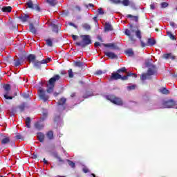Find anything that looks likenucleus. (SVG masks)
Instances as JSON below:
<instances>
[{"label":"nucleus","instance_id":"nucleus-55","mask_svg":"<svg viewBox=\"0 0 177 177\" xmlns=\"http://www.w3.org/2000/svg\"><path fill=\"white\" fill-rule=\"evenodd\" d=\"M95 74H96L97 75H102V71H97L95 73Z\"/></svg>","mask_w":177,"mask_h":177},{"label":"nucleus","instance_id":"nucleus-52","mask_svg":"<svg viewBox=\"0 0 177 177\" xmlns=\"http://www.w3.org/2000/svg\"><path fill=\"white\" fill-rule=\"evenodd\" d=\"M16 138H17V139H23V137L20 134H17Z\"/></svg>","mask_w":177,"mask_h":177},{"label":"nucleus","instance_id":"nucleus-37","mask_svg":"<svg viewBox=\"0 0 177 177\" xmlns=\"http://www.w3.org/2000/svg\"><path fill=\"white\" fill-rule=\"evenodd\" d=\"M82 62H75V66H76V67H82Z\"/></svg>","mask_w":177,"mask_h":177},{"label":"nucleus","instance_id":"nucleus-20","mask_svg":"<svg viewBox=\"0 0 177 177\" xmlns=\"http://www.w3.org/2000/svg\"><path fill=\"white\" fill-rule=\"evenodd\" d=\"M29 28L30 32H32V34H35L37 32V29L35 28V27H34V25L32 24H30Z\"/></svg>","mask_w":177,"mask_h":177},{"label":"nucleus","instance_id":"nucleus-61","mask_svg":"<svg viewBox=\"0 0 177 177\" xmlns=\"http://www.w3.org/2000/svg\"><path fill=\"white\" fill-rule=\"evenodd\" d=\"M46 115H48V113H43V116H44V117H46Z\"/></svg>","mask_w":177,"mask_h":177},{"label":"nucleus","instance_id":"nucleus-45","mask_svg":"<svg viewBox=\"0 0 177 177\" xmlns=\"http://www.w3.org/2000/svg\"><path fill=\"white\" fill-rule=\"evenodd\" d=\"M127 17H132L136 21H138V17L133 16L132 15H128Z\"/></svg>","mask_w":177,"mask_h":177},{"label":"nucleus","instance_id":"nucleus-14","mask_svg":"<svg viewBox=\"0 0 177 177\" xmlns=\"http://www.w3.org/2000/svg\"><path fill=\"white\" fill-rule=\"evenodd\" d=\"M48 5L50 6H55L57 4V1L56 0H45Z\"/></svg>","mask_w":177,"mask_h":177},{"label":"nucleus","instance_id":"nucleus-33","mask_svg":"<svg viewBox=\"0 0 177 177\" xmlns=\"http://www.w3.org/2000/svg\"><path fill=\"white\" fill-rule=\"evenodd\" d=\"M67 161H68V165H70L71 168H74V167H75V163H74L73 161L68 160Z\"/></svg>","mask_w":177,"mask_h":177},{"label":"nucleus","instance_id":"nucleus-41","mask_svg":"<svg viewBox=\"0 0 177 177\" xmlns=\"http://www.w3.org/2000/svg\"><path fill=\"white\" fill-rule=\"evenodd\" d=\"M4 97H5V99H7V100H12V99H13V97L8 95V93H6L4 95Z\"/></svg>","mask_w":177,"mask_h":177},{"label":"nucleus","instance_id":"nucleus-11","mask_svg":"<svg viewBox=\"0 0 177 177\" xmlns=\"http://www.w3.org/2000/svg\"><path fill=\"white\" fill-rule=\"evenodd\" d=\"M106 56H108V57H110L111 59H117V55H115L113 52H106L105 53Z\"/></svg>","mask_w":177,"mask_h":177},{"label":"nucleus","instance_id":"nucleus-34","mask_svg":"<svg viewBox=\"0 0 177 177\" xmlns=\"http://www.w3.org/2000/svg\"><path fill=\"white\" fill-rule=\"evenodd\" d=\"M122 3L124 6H128L129 5V0H123Z\"/></svg>","mask_w":177,"mask_h":177},{"label":"nucleus","instance_id":"nucleus-22","mask_svg":"<svg viewBox=\"0 0 177 177\" xmlns=\"http://www.w3.org/2000/svg\"><path fill=\"white\" fill-rule=\"evenodd\" d=\"M164 57L165 59H171V60H175V57L171 54H165Z\"/></svg>","mask_w":177,"mask_h":177},{"label":"nucleus","instance_id":"nucleus-62","mask_svg":"<svg viewBox=\"0 0 177 177\" xmlns=\"http://www.w3.org/2000/svg\"><path fill=\"white\" fill-rule=\"evenodd\" d=\"M98 39H99V41H101L102 42H103V41L102 40V37H98Z\"/></svg>","mask_w":177,"mask_h":177},{"label":"nucleus","instance_id":"nucleus-39","mask_svg":"<svg viewBox=\"0 0 177 177\" xmlns=\"http://www.w3.org/2000/svg\"><path fill=\"white\" fill-rule=\"evenodd\" d=\"M98 15H104V11H103V8H100L97 10Z\"/></svg>","mask_w":177,"mask_h":177},{"label":"nucleus","instance_id":"nucleus-4","mask_svg":"<svg viewBox=\"0 0 177 177\" xmlns=\"http://www.w3.org/2000/svg\"><path fill=\"white\" fill-rule=\"evenodd\" d=\"M154 74H156V66L151 65L147 71V73H144L142 75L141 80L142 81L149 80V78H150V75H154Z\"/></svg>","mask_w":177,"mask_h":177},{"label":"nucleus","instance_id":"nucleus-58","mask_svg":"<svg viewBox=\"0 0 177 177\" xmlns=\"http://www.w3.org/2000/svg\"><path fill=\"white\" fill-rule=\"evenodd\" d=\"M69 25H71L72 27H75V28H77V26H75V24L73 23H69Z\"/></svg>","mask_w":177,"mask_h":177},{"label":"nucleus","instance_id":"nucleus-42","mask_svg":"<svg viewBox=\"0 0 177 177\" xmlns=\"http://www.w3.org/2000/svg\"><path fill=\"white\" fill-rule=\"evenodd\" d=\"M167 7H168V3H167V2H162V3H161V8H167Z\"/></svg>","mask_w":177,"mask_h":177},{"label":"nucleus","instance_id":"nucleus-50","mask_svg":"<svg viewBox=\"0 0 177 177\" xmlns=\"http://www.w3.org/2000/svg\"><path fill=\"white\" fill-rule=\"evenodd\" d=\"M140 42H141V46H142V48H145V46H149L148 45H147V44H145V42H143V41H140Z\"/></svg>","mask_w":177,"mask_h":177},{"label":"nucleus","instance_id":"nucleus-38","mask_svg":"<svg viewBox=\"0 0 177 177\" xmlns=\"http://www.w3.org/2000/svg\"><path fill=\"white\" fill-rule=\"evenodd\" d=\"M134 77V78H136V77H138V75L133 73H127V77Z\"/></svg>","mask_w":177,"mask_h":177},{"label":"nucleus","instance_id":"nucleus-7","mask_svg":"<svg viewBox=\"0 0 177 177\" xmlns=\"http://www.w3.org/2000/svg\"><path fill=\"white\" fill-rule=\"evenodd\" d=\"M175 101L173 100H165L162 102L164 109H171L172 107H175Z\"/></svg>","mask_w":177,"mask_h":177},{"label":"nucleus","instance_id":"nucleus-43","mask_svg":"<svg viewBox=\"0 0 177 177\" xmlns=\"http://www.w3.org/2000/svg\"><path fill=\"white\" fill-rule=\"evenodd\" d=\"M111 3H121L120 0H109Z\"/></svg>","mask_w":177,"mask_h":177},{"label":"nucleus","instance_id":"nucleus-56","mask_svg":"<svg viewBox=\"0 0 177 177\" xmlns=\"http://www.w3.org/2000/svg\"><path fill=\"white\" fill-rule=\"evenodd\" d=\"M95 48H97V46H100V42H95Z\"/></svg>","mask_w":177,"mask_h":177},{"label":"nucleus","instance_id":"nucleus-64","mask_svg":"<svg viewBox=\"0 0 177 177\" xmlns=\"http://www.w3.org/2000/svg\"><path fill=\"white\" fill-rule=\"evenodd\" d=\"M57 95H59V93H54V96H57Z\"/></svg>","mask_w":177,"mask_h":177},{"label":"nucleus","instance_id":"nucleus-63","mask_svg":"<svg viewBox=\"0 0 177 177\" xmlns=\"http://www.w3.org/2000/svg\"><path fill=\"white\" fill-rule=\"evenodd\" d=\"M88 6H91V7L92 8V7H93V4L89 3V4H88Z\"/></svg>","mask_w":177,"mask_h":177},{"label":"nucleus","instance_id":"nucleus-44","mask_svg":"<svg viewBox=\"0 0 177 177\" xmlns=\"http://www.w3.org/2000/svg\"><path fill=\"white\" fill-rule=\"evenodd\" d=\"M23 97H24V99H28V97H30V95H28V93H24L22 94Z\"/></svg>","mask_w":177,"mask_h":177},{"label":"nucleus","instance_id":"nucleus-46","mask_svg":"<svg viewBox=\"0 0 177 177\" xmlns=\"http://www.w3.org/2000/svg\"><path fill=\"white\" fill-rule=\"evenodd\" d=\"M150 9H151V10H154L156 9V3H152L150 5Z\"/></svg>","mask_w":177,"mask_h":177},{"label":"nucleus","instance_id":"nucleus-59","mask_svg":"<svg viewBox=\"0 0 177 177\" xmlns=\"http://www.w3.org/2000/svg\"><path fill=\"white\" fill-rule=\"evenodd\" d=\"M46 60L47 63H49V62H50L52 59L48 57L46 59Z\"/></svg>","mask_w":177,"mask_h":177},{"label":"nucleus","instance_id":"nucleus-9","mask_svg":"<svg viewBox=\"0 0 177 177\" xmlns=\"http://www.w3.org/2000/svg\"><path fill=\"white\" fill-rule=\"evenodd\" d=\"M121 78V75H120L118 73V72L117 73H113L111 75V81H113V80H120Z\"/></svg>","mask_w":177,"mask_h":177},{"label":"nucleus","instance_id":"nucleus-29","mask_svg":"<svg viewBox=\"0 0 177 177\" xmlns=\"http://www.w3.org/2000/svg\"><path fill=\"white\" fill-rule=\"evenodd\" d=\"M3 89L6 91V92L8 93L9 91H10V85L9 84H5L3 86Z\"/></svg>","mask_w":177,"mask_h":177},{"label":"nucleus","instance_id":"nucleus-19","mask_svg":"<svg viewBox=\"0 0 177 177\" xmlns=\"http://www.w3.org/2000/svg\"><path fill=\"white\" fill-rule=\"evenodd\" d=\"M28 60H29L30 63H34L35 62V55H28Z\"/></svg>","mask_w":177,"mask_h":177},{"label":"nucleus","instance_id":"nucleus-49","mask_svg":"<svg viewBox=\"0 0 177 177\" xmlns=\"http://www.w3.org/2000/svg\"><path fill=\"white\" fill-rule=\"evenodd\" d=\"M20 64H21V62H20V60L15 61V66H16V67L20 66Z\"/></svg>","mask_w":177,"mask_h":177},{"label":"nucleus","instance_id":"nucleus-51","mask_svg":"<svg viewBox=\"0 0 177 177\" xmlns=\"http://www.w3.org/2000/svg\"><path fill=\"white\" fill-rule=\"evenodd\" d=\"M120 80H122V81H127L128 76H121Z\"/></svg>","mask_w":177,"mask_h":177},{"label":"nucleus","instance_id":"nucleus-30","mask_svg":"<svg viewBox=\"0 0 177 177\" xmlns=\"http://www.w3.org/2000/svg\"><path fill=\"white\" fill-rule=\"evenodd\" d=\"M160 91L161 93H163V95H168V93H169V91L165 88L160 89Z\"/></svg>","mask_w":177,"mask_h":177},{"label":"nucleus","instance_id":"nucleus-23","mask_svg":"<svg viewBox=\"0 0 177 177\" xmlns=\"http://www.w3.org/2000/svg\"><path fill=\"white\" fill-rule=\"evenodd\" d=\"M10 142V139H9V138H4L1 140L2 145H8V143H9Z\"/></svg>","mask_w":177,"mask_h":177},{"label":"nucleus","instance_id":"nucleus-24","mask_svg":"<svg viewBox=\"0 0 177 177\" xmlns=\"http://www.w3.org/2000/svg\"><path fill=\"white\" fill-rule=\"evenodd\" d=\"M126 55H128V56H133V50L132 49L129 48L125 51Z\"/></svg>","mask_w":177,"mask_h":177},{"label":"nucleus","instance_id":"nucleus-10","mask_svg":"<svg viewBox=\"0 0 177 177\" xmlns=\"http://www.w3.org/2000/svg\"><path fill=\"white\" fill-rule=\"evenodd\" d=\"M105 32H109V31H113V26L109 23H106L104 26Z\"/></svg>","mask_w":177,"mask_h":177},{"label":"nucleus","instance_id":"nucleus-13","mask_svg":"<svg viewBox=\"0 0 177 177\" xmlns=\"http://www.w3.org/2000/svg\"><path fill=\"white\" fill-rule=\"evenodd\" d=\"M66 103V98H61L60 100L58 102L59 106H62V110L66 109L64 106V104Z\"/></svg>","mask_w":177,"mask_h":177},{"label":"nucleus","instance_id":"nucleus-15","mask_svg":"<svg viewBox=\"0 0 177 177\" xmlns=\"http://www.w3.org/2000/svg\"><path fill=\"white\" fill-rule=\"evenodd\" d=\"M37 139L39 140V142H44L45 139V135H44L42 133H38Z\"/></svg>","mask_w":177,"mask_h":177},{"label":"nucleus","instance_id":"nucleus-18","mask_svg":"<svg viewBox=\"0 0 177 177\" xmlns=\"http://www.w3.org/2000/svg\"><path fill=\"white\" fill-rule=\"evenodd\" d=\"M50 27L53 28V31H54V32H57V31H59V27L56 24L51 23Z\"/></svg>","mask_w":177,"mask_h":177},{"label":"nucleus","instance_id":"nucleus-54","mask_svg":"<svg viewBox=\"0 0 177 177\" xmlns=\"http://www.w3.org/2000/svg\"><path fill=\"white\" fill-rule=\"evenodd\" d=\"M41 64H46V59H43L41 62H40Z\"/></svg>","mask_w":177,"mask_h":177},{"label":"nucleus","instance_id":"nucleus-32","mask_svg":"<svg viewBox=\"0 0 177 177\" xmlns=\"http://www.w3.org/2000/svg\"><path fill=\"white\" fill-rule=\"evenodd\" d=\"M83 28H84V30H91V25L84 24H83Z\"/></svg>","mask_w":177,"mask_h":177},{"label":"nucleus","instance_id":"nucleus-26","mask_svg":"<svg viewBox=\"0 0 177 177\" xmlns=\"http://www.w3.org/2000/svg\"><path fill=\"white\" fill-rule=\"evenodd\" d=\"M3 12H12V7L7 6L2 8Z\"/></svg>","mask_w":177,"mask_h":177},{"label":"nucleus","instance_id":"nucleus-6","mask_svg":"<svg viewBox=\"0 0 177 177\" xmlns=\"http://www.w3.org/2000/svg\"><path fill=\"white\" fill-rule=\"evenodd\" d=\"M38 95L39 98L41 100H44V102H47V100L49 99V96L46 95V93H45V91H44V88L41 87L38 89Z\"/></svg>","mask_w":177,"mask_h":177},{"label":"nucleus","instance_id":"nucleus-28","mask_svg":"<svg viewBox=\"0 0 177 177\" xmlns=\"http://www.w3.org/2000/svg\"><path fill=\"white\" fill-rule=\"evenodd\" d=\"M30 122H31V119L30 118H27L26 120V124L27 128H30L31 125L30 124Z\"/></svg>","mask_w":177,"mask_h":177},{"label":"nucleus","instance_id":"nucleus-47","mask_svg":"<svg viewBox=\"0 0 177 177\" xmlns=\"http://www.w3.org/2000/svg\"><path fill=\"white\" fill-rule=\"evenodd\" d=\"M133 89H135V86H133V85L127 86V91H132Z\"/></svg>","mask_w":177,"mask_h":177},{"label":"nucleus","instance_id":"nucleus-2","mask_svg":"<svg viewBox=\"0 0 177 177\" xmlns=\"http://www.w3.org/2000/svg\"><path fill=\"white\" fill-rule=\"evenodd\" d=\"M59 80H60V76L59 75H56L49 80L48 84H47L48 93H52V92H53V88H55V83L56 82V81H59Z\"/></svg>","mask_w":177,"mask_h":177},{"label":"nucleus","instance_id":"nucleus-57","mask_svg":"<svg viewBox=\"0 0 177 177\" xmlns=\"http://www.w3.org/2000/svg\"><path fill=\"white\" fill-rule=\"evenodd\" d=\"M170 26H171V27H176V24L175 23H174V22H171V23H170Z\"/></svg>","mask_w":177,"mask_h":177},{"label":"nucleus","instance_id":"nucleus-3","mask_svg":"<svg viewBox=\"0 0 177 177\" xmlns=\"http://www.w3.org/2000/svg\"><path fill=\"white\" fill-rule=\"evenodd\" d=\"M81 38L82 39V41L76 42V45L77 46H82V48H85L87 45H91L92 41H91V36L88 35H81Z\"/></svg>","mask_w":177,"mask_h":177},{"label":"nucleus","instance_id":"nucleus-36","mask_svg":"<svg viewBox=\"0 0 177 177\" xmlns=\"http://www.w3.org/2000/svg\"><path fill=\"white\" fill-rule=\"evenodd\" d=\"M167 35L169 37L170 39H175V36H174L171 32H167Z\"/></svg>","mask_w":177,"mask_h":177},{"label":"nucleus","instance_id":"nucleus-53","mask_svg":"<svg viewBox=\"0 0 177 177\" xmlns=\"http://www.w3.org/2000/svg\"><path fill=\"white\" fill-rule=\"evenodd\" d=\"M72 38H73V39L74 41H75V40L77 39V38H78V36L75 35H72Z\"/></svg>","mask_w":177,"mask_h":177},{"label":"nucleus","instance_id":"nucleus-40","mask_svg":"<svg viewBox=\"0 0 177 177\" xmlns=\"http://www.w3.org/2000/svg\"><path fill=\"white\" fill-rule=\"evenodd\" d=\"M125 71H127V68H125V67H123L118 70L117 73H125Z\"/></svg>","mask_w":177,"mask_h":177},{"label":"nucleus","instance_id":"nucleus-12","mask_svg":"<svg viewBox=\"0 0 177 177\" xmlns=\"http://www.w3.org/2000/svg\"><path fill=\"white\" fill-rule=\"evenodd\" d=\"M28 15L27 14H22L19 17V19L20 20H21L24 23H25V21H27V20H28Z\"/></svg>","mask_w":177,"mask_h":177},{"label":"nucleus","instance_id":"nucleus-1","mask_svg":"<svg viewBox=\"0 0 177 177\" xmlns=\"http://www.w3.org/2000/svg\"><path fill=\"white\" fill-rule=\"evenodd\" d=\"M125 35H127L131 41H134L133 37H135V35H136L137 38H139V39L142 38V35H140V31L136 30V28L132 26H131V30L126 29Z\"/></svg>","mask_w":177,"mask_h":177},{"label":"nucleus","instance_id":"nucleus-35","mask_svg":"<svg viewBox=\"0 0 177 177\" xmlns=\"http://www.w3.org/2000/svg\"><path fill=\"white\" fill-rule=\"evenodd\" d=\"M68 73L69 75V78H73V77H74V74L73 73V70L72 69H69L68 71Z\"/></svg>","mask_w":177,"mask_h":177},{"label":"nucleus","instance_id":"nucleus-16","mask_svg":"<svg viewBox=\"0 0 177 177\" xmlns=\"http://www.w3.org/2000/svg\"><path fill=\"white\" fill-rule=\"evenodd\" d=\"M35 129H39V130H41L44 128V125L43 123H41V122H37L35 124Z\"/></svg>","mask_w":177,"mask_h":177},{"label":"nucleus","instance_id":"nucleus-48","mask_svg":"<svg viewBox=\"0 0 177 177\" xmlns=\"http://www.w3.org/2000/svg\"><path fill=\"white\" fill-rule=\"evenodd\" d=\"M82 169H83V172H84V174H88V172H89V169H87L86 167H84Z\"/></svg>","mask_w":177,"mask_h":177},{"label":"nucleus","instance_id":"nucleus-27","mask_svg":"<svg viewBox=\"0 0 177 177\" xmlns=\"http://www.w3.org/2000/svg\"><path fill=\"white\" fill-rule=\"evenodd\" d=\"M34 64V67H35L36 68H41V62H33Z\"/></svg>","mask_w":177,"mask_h":177},{"label":"nucleus","instance_id":"nucleus-8","mask_svg":"<svg viewBox=\"0 0 177 177\" xmlns=\"http://www.w3.org/2000/svg\"><path fill=\"white\" fill-rule=\"evenodd\" d=\"M27 6L30 9H32L33 10H37V12H39V7L38 6V4H33L32 1H29L27 3Z\"/></svg>","mask_w":177,"mask_h":177},{"label":"nucleus","instance_id":"nucleus-25","mask_svg":"<svg viewBox=\"0 0 177 177\" xmlns=\"http://www.w3.org/2000/svg\"><path fill=\"white\" fill-rule=\"evenodd\" d=\"M46 136H47L48 139H50V140L53 139V132H52V131H48V132L46 133Z\"/></svg>","mask_w":177,"mask_h":177},{"label":"nucleus","instance_id":"nucleus-21","mask_svg":"<svg viewBox=\"0 0 177 177\" xmlns=\"http://www.w3.org/2000/svg\"><path fill=\"white\" fill-rule=\"evenodd\" d=\"M104 46H106V48H111L112 49H116L117 46H115V44L111 43V44H104Z\"/></svg>","mask_w":177,"mask_h":177},{"label":"nucleus","instance_id":"nucleus-17","mask_svg":"<svg viewBox=\"0 0 177 177\" xmlns=\"http://www.w3.org/2000/svg\"><path fill=\"white\" fill-rule=\"evenodd\" d=\"M147 45L149 46H153V45H156V41L154 40V39H148Z\"/></svg>","mask_w":177,"mask_h":177},{"label":"nucleus","instance_id":"nucleus-31","mask_svg":"<svg viewBox=\"0 0 177 177\" xmlns=\"http://www.w3.org/2000/svg\"><path fill=\"white\" fill-rule=\"evenodd\" d=\"M46 45H48V46H50V47L53 46V43L52 42V40H50V39L46 40Z\"/></svg>","mask_w":177,"mask_h":177},{"label":"nucleus","instance_id":"nucleus-60","mask_svg":"<svg viewBox=\"0 0 177 177\" xmlns=\"http://www.w3.org/2000/svg\"><path fill=\"white\" fill-rule=\"evenodd\" d=\"M43 162H44V164H48V160H46V159H44L43 160Z\"/></svg>","mask_w":177,"mask_h":177},{"label":"nucleus","instance_id":"nucleus-5","mask_svg":"<svg viewBox=\"0 0 177 177\" xmlns=\"http://www.w3.org/2000/svg\"><path fill=\"white\" fill-rule=\"evenodd\" d=\"M106 99L107 100H110V102L113 103V104H117V106H122V100H121V98H118L114 95H107Z\"/></svg>","mask_w":177,"mask_h":177}]
</instances>
